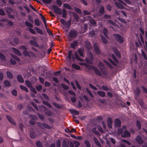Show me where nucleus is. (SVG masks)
I'll return each instance as SVG.
<instances>
[{"mask_svg": "<svg viewBox=\"0 0 147 147\" xmlns=\"http://www.w3.org/2000/svg\"><path fill=\"white\" fill-rule=\"evenodd\" d=\"M113 50L115 55L118 58H121V55L118 49L116 48H115L113 49Z\"/></svg>", "mask_w": 147, "mask_h": 147, "instance_id": "12", "label": "nucleus"}, {"mask_svg": "<svg viewBox=\"0 0 147 147\" xmlns=\"http://www.w3.org/2000/svg\"><path fill=\"white\" fill-rule=\"evenodd\" d=\"M52 8L53 11L56 14L59 15H61L62 14L63 12L62 17L65 18H67V11L65 9H63L62 11L61 8H59L57 6L55 5H53L52 6Z\"/></svg>", "mask_w": 147, "mask_h": 147, "instance_id": "1", "label": "nucleus"}, {"mask_svg": "<svg viewBox=\"0 0 147 147\" xmlns=\"http://www.w3.org/2000/svg\"><path fill=\"white\" fill-rule=\"evenodd\" d=\"M84 30L83 28L81 27V29H79L80 32V33H84L86 32L88 29V25L87 24H84Z\"/></svg>", "mask_w": 147, "mask_h": 147, "instance_id": "7", "label": "nucleus"}, {"mask_svg": "<svg viewBox=\"0 0 147 147\" xmlns=\"http://www.w3.org/2000/svg\"><path fill=\"white\" fill-rule=\"evenodd\" d=\"M0 59L3 60L5 61L6 60V58L5 56L2 53L0 52Z\"/></svg>", "mask_w": 147, "mask_h": 147, "instance_id": "51", "label": "nucleus"}, {"mask_svg": "<svg viewBox=\"0 0 147 147\" xmlns=\"http://www.w3.org/2000/svg\"><path fill=\"white\" fill-rule=\"evenodd\" d=\"M115 4L117 7L119 9H123V5L119 2H116Z\"/></svg>", "mask_w": 147, "mask_h": 147, "instance_id": "27", "label": "nucleus"}, {"mask_svg": "<svg viewBox=\"0 0 147 147\" xmlns=\"http://www.w3.org/2000/svg\"><path fill=\"white\" fill-rule=\"evenodd\" d=\"M11 56L15 60H16L18 62H20V59L16 55L12 54L11 55Z\"/></svg>", "mask_w": 147, "mask_h": 147, "instance_id": "40", "label": "nucleus"}, {"mask_svg": "<svg viewBox=\"0 0 147 147\" xmlns=\"http://www.w3.org/2000/svg\"><path fill=\"white\" fill-rule=\"evenodd\" d=\"M118 19L119 21L121 22L122 23L125 24H126V22L125 21L124 19L120 18H118Z\"/></svg>", "mask_w": 147, "mask_h": 147, "instance_id": "55", "label": "nucleus"}, {"mask_svg": "<svg viewBox=\"0 0 147 147\" xmlns=\"http://www.w3.org/2000/svg\"><path fill=\"white\" fill-rule=\"evenodd\" d=\"M34 118L33 119H32L31 121H30V123L32 125H34L35 123V121L34 120V119H36V116L35 115L33 116Z\"/></svg>", "mask_w": 147, "mask_h": 147, "instance_id": "44", "label": "nucleus"}, {"mask_svg": "<svg viewBox=\"0 0 147 147\" xmlns=\"http://www.w3.org/2000/svg\"><path fill=\"white\" fill-rule=\"evenodd\" d=\"M89 34L91 35L92 36L95 35V33L94 31L93 30H91L89 32Z\"/></svg>", "mask_w": 147, "mask_h": 147, "instance_id": "59", "label": "nucleus"}, {"mask_svg": "<svg viewBox=\"0 0 147 147\" xmlns=\"http://www.w3.org/2000/svg\"><path fill=\"white\" fill-rule=\"evenodd\" d=\"M78 45V42L76 40H74L73 42L71 44V48L73 49H75L77 47Z\"/></svg>", "mask_w": 147, "mask_h": 147, "instance_id": "16", "label": "nucleus"}, {"mask_svg": "<svg viewBox=\"0 0 147 147\" xmlns=\"http://www.w3.org/2000/svg\"><path fill=\"white\" fill-rule=\"evenodd\" d=\"M64 8L66 9L71 10V7L67 3H64L63 5Z\"/></svg>", "mask_w": 147, "mask_h": 147, "instance_id": "28", "label": "nucleus"}, {"mask_svg": "<svg viewBox=\"0 0 147 147\" xmlns=\"http://www.w3.org/2000/svg\"><path fill=\"white\" fill-rule=\"evenodd\" d=\"M103 31L105 37L107 38H108V34L109 32L107 29L105 28H104L103 30Z\"/></svg>", "mask_w": 147, "mask_h": 147, "instance_id": "22", "label": "nucleus"}, {"mask_svg": "<svg viewBox=\"0 0 147 147\" xmlns=\"http://www.w3.org/2000/svg\"><path fill=\"white\" fill-rule=\"evenodd\" d=\"M126 129V127L125 126H123L122 128L118 129L117 132L119 134H122L123 130Z\"/></svg>", "mask_w": 147, "mask_h": 147, "instance_id": "21", "label": "nucleus"}, {"mask_svg": "<svg viewBox=\"0 0 147 147\" xmlns=\"http://www.w3.org/2000/svg\"><path fill=\"white\" fill-rule=\"evenodd\" d=\"M6 74L7 77L9 79H11L13 78V75L9 71H7Z\"/></svg>", "mask_w": 147, "mask_h": 147, "instance_id": "29", "label": "nucleus"}, {"mask_svg": "<svg viewBox=\"0 0 147 147\" xmlns=\"http://www.w3.org/2000/svg\"><path fill=\"white\" fill-rule=\"evenodd\" d=\"M61 87L65 90H67L69 89V87L64 84H61Z\"/></svg>", "mask_w": 147, "mask_h": 147, "instance_id": "46", "label": "nucleus"}, {"mask_svg": "<svg viewBox=\"0 0 147 147\" xmlns=\"http://www.w3.org/2000/svg\"><path fill=\"white\" fill-rule=\"evenodd\" d=\"M34 29L35 30L37 33H38L42 35L43 34V32L42 30L40 29L39 28L37 27H35Z\"/></svg>", "mask_w": 147, "mask_h": 147, "instance_id": "23", "label": "nucleus"}, {"mask_svg": "<svg viewBox=\"0 0 147 147\" xmlns=\"http://www.w3.org/2000/svg\"><path fill=\"white\" fill-rule=\"evenodd\" d=\"M90 23L92 25H94L96 24V22L93 19H92L89 20Z\"/></svg>", "mask_w": 147, "mask_h": 147, "instance_id": "57", "label": "nucleus"}, {"mask_svg": "<svg viewBox=\"0 0 147 147\" xmlns=\"http://www.w3.org/2000/svg\"><path fill=\"white\" fill-rule=\"evenodd\" d=\"M43 103L46 105L47 106H48L49 108L51 107V106L50 105V104L48 103L46 101H43Z\"/></svg>", "mask_w": 147, "mask_h": 147, "instance_id": "60", "label": "nucleus"}, {"mask_svg": "<svg viewBox=\"0 0 147 147\" xmlns=\"http://www.w3.org/2000/svg\"><path fill=\"white\" fill-rule=\"evenodd\" d=\"M68 144L67 143V141L65 139L63 140V147H67L68 146Z\"/></svg>", "mask_w": 147, "mask_h": 147, "instance_id": "42", "label": "nucleus"}, {"mask_svg": "<svg viewBox=\"0 0 147 147\" xmlns=\"http://www.w3.org/2000/svg\"><path fill=\"white\" fill-rule=\"evenodd\" d=\"M70 111L72 113H74L76 115H78L79 114V112L78 111H76L74 109L71 110Z\"/></svg>", "mask_w": 147, "mask_h": 147, "instance_id": "49", "label": "nucleus"}, {"mask_svg": "<svg viewBox=\"0 0 147 147\" xmlns=\"http://www.w3.org/2000/svg\"><path fill=\"white\" fill-rule=\"evenodd\" d=\"M121 122L120 120L118 119H115V121L114 126L117 127H119L121 125Z\"/></svg>", "mask_w": 147, "mask_h": 147, "instance_id": "11", "label": "nucleus"}, {"mask_svg": "<svg viewBox=\"0 0 147 147\" xmlns=\"http://www.w3.org/2000/svg\"><path fill=\"white\" fill-rule=\"evenodd\" d=\"M84 43L87 49L90 50L92 49V45L89 41L87 40H85Z\"/></svg>", "mask_w": 147, "mask_h": 147, "instance_id": "13", "label": "nucleus"}, {"mask_svg": "<svg viewBox=\"0 0 147 147\" xmlns=\"http://www.w3.org/2000/svg\"><path fill=\"white\" fill-rule=\"evenodd\" d=\"M41 108L43 109V111L47 115L49 116H51L52 114L51 111L49 110L44 106L42 105L41 107Z\"/></svg>", "mask_w": 147, "mask_h": 147, "instance_id": "8", "label": "nucleus"}, {"mask_svg": "<svg viewBox=\"0 0 147 147\" xmlns=\"http://www.w3.org/2000/svg\"><path fill=\"white\" fill-rule=\"evenodd\" d=\"M25 24L26 26L28 27L32 28L33 27L32 24L27 21L25 22Z\"/></svg>", "mask_w": 147, "mask_h": 147, "instance_id": "35", "label": "nucleus"}, {"mask_svg": "<svg viewBox=\"0 0 147 147\" xmlns=\"http://www.w3.org/2000/svg\"><path fill=\"white\" fill-rule=\"evenodd\" d=\"M111 55L113 59L114 60L115 62L117 63H118L119 61L114 55L113 54H112Z\"/></svg>", "mask_w": 147, "mask_h": 147, "instance_id": "50", "label": "nucleus"}, {"mask_svg": "<svg viewBox=\"0 0 147 147\" xmlns=\"http://www.w3.org/2000/svg\"><path fill=\"white\" fill-rule=\"evenodd\" d=\"M101 37V40L102 42L105 44H107V39L102 35H100Z\"/></svg>", "mask_w": 147, "mask_h": 147, "instance_id": "32", "label": "nucleus"}, {"mask_svg": "<svg viewBox=\"0 0 147 147\" xmlns=\"http://www.w3.org/2000/svg\"><path fill=\"white\" fill-rule=\"evenodd\" d=\"M30 137L32 138H35L37 137V135L33 132H32L30 134Z\"/></svg>", "mask_w": 147, "mask_h": 147, "instance_id": "41", "label": "nucleus"}, {"mask_svg": "<svg viewBox=\"0 0 147 147\" xmlns=\"http://www.w3.org/2000/svg\"><path fill=\"white\" fill-rule=\"evenodd\" d=\"M72 60L74 62V61L75 59H77L78 60L80 61H83V60L80 57L77 53L76 52L75 53L74 56H72Z\"/></svg>", "mask_w": 147, "mask_h": 147, "instance_id": "9", "label": "nucleus"}, {"mask_svg": "<svg viewBox=\"0 0 147 147\" xmlns=\"http://www.w3.org/2000/svg\"><path fill=\"white\" fill-rule=\"evenodd\" d=\"M20 88L21 90L25 91L26 92H28V89L26 86L20 85Z\"/></svg>", "mask_w": 147, "mask_h": 147, "instance_id": "36", "label": "nucleus"}, {"mask_svg": "<svg viewBox=\"0 0 147 147\" xmlns=\"http://www.w3.org/2000/svg\"><path fill=\"white\" fill-rule=\"evenodd\" d=\"M85 66L86 67L88 68L89 69H92L94 70L95 74L99 76H101L102 74L101 72L99 71L98 69L94 66L88 64H86L85 65Z\"/></svg>", "mask_w": 147, "mask_h": 147, "instance_id": "2", "label": "nucleus"}, {"mask_svg": "<svg viewBox=\"0 0 147 147\" xmlns=\"http://www.w3.org/2000/svg\"><path fill=\"white\" fill-rule=\"evenodd\" d=\"M35 24L37 26H39L40 25V21L38 19H36L34 20Z\"/></svg>", "mask_w": 147, "mask_h": 147, "instance_id": "38", "label": "nucleus"}, {"mask_svg": "<svg viewBox=\"0 0 147 147\" xmlns=\"http://www.w3.org/2000/svg\"><path fill=\"white\" fill-rule=\"evenodd\" d=\"M28 20L30 21V22H31L32 23H34V20H33V19L32 16L30 15H29L28 16Z\"/></svg>", "mask_w": 147, "mask_h": 147, "instance_id": "54", "label": "nucleus"}, {"mask_svg": "<svg viewBox=\"0 0 147 147\" xmlns=\"http://www.w3.org/2000/svg\"><path fill=\"white\" fill-rule=\"evenodd\" d=\"M73 15L76 22H78V20L79 19V16L76 13H73Z\"/></svg>", "mask_w": 147, "mask_h": 147, "instance_id": "47", "label": "nucleus"}, {"mask_svg": "<svg viewBox=\"0 0 147 147\" xmlns=\"http://www.w3.org/2000/svg\"><path fill=\"white\" fill-rule=\"evenodd\" d=\"M115 39L120 44L123 43L124 40L123 37L118 34H113Z\"/></svg>", "mask_w": 147, "mask_h": 147, "instance_id": "5", "label": "nucleus"}, {"mask_svg": "<svg viewBox=\"0 0 147 147\" xmlns=\"http://www.w3.org/2000/svg\"><path fill=\"white\" fill-rule=\"evenodd\" d=\"M78 53L79 54V55L81 57L84 56V49H83L80 48L78 50Z\"/></svg>", "mask_w": 147, "mask_h": 147, "instance_id": "17", "label": "nucleus"}, {"mask_svg": "<svg viewBox=\"0 0 147 147\" xmlns=\"http://www.w3.org/2000/svg\"><path fill=\"white\" fill-rule=\"evenodd\" d=\"M60 21L61 24L67 26V28H69L71 26V18H69V20L66 22L64 19L61 18L60 19Z\"/></svg>", "mask_w": 147, "mask_h": 147, "instance_id": "3", "label": "nucleus"}, {"mask_svg": "<svg viewBox=\"0 0 147 147\" xmlns=\"http://www.w3.org/2000/svg\"><path fill=\"white\" fill-rule=\"evenodd\" d=\"M78 35L77 31L74 30H71L70 31L69 34L67 36L68 38H76Z\"/></svg>", "mask_w": 147, "mask_h": 147, "instance_id": "4", "label": "nucleus"}, {"mask_svg": "<svg viewBox=\"0 0 147 147\" xmlns=\"http://www.w3.org/2000/svg\"><path fill=\"white\" fill-rule=\"evenodd\" d=\"M10 62L13 65H15L16 63L15 60L13 58H11L10 59Z\"/></svg>", "mask_w": 147, "mask_h": 147, "instance_id": "52", "label": "nucleus"}, {"mask_svg": "<svg viewBox=\"0 0 147 147\" xmlns=\"http://www.w3.org/2000/svg\"><path fill=\"white\" fill-rule=\"evenodd\" d=\"M42 1L44 3L47 4H50L52 1V0H42Z\"/></svg>", "mask_w": 147, "mask_h": 147, "instance_id": "56", "label": "nucleus"}, {"mask_svg": "<svg viewBox=\"0 0 147 147\" xmlns=\"http://www.w3.org/2000/svg\"><path fill=\"white\" fill-rule=\"evenodd\" d=\"M12 49L13 53L16 55L18 56H21L22 55L21 52L18 49L14 47Z\"/></svg>", "mask_w": 147, "mask_h": 147, "instance_id": "15", "label": "nucleus"}, {"mask_svg": "<svg viewBox=\"0 0 147 147\" xmlns=\"http://www.w3.org/2000/svg\"><path fill=\"white\" fill-rule=\"evenodd\" d=\"M30 44L36 47H39V45L36 41L34 40H31L30 41Z\"/></svg>", "mask_w": 147, "mask_h": 147, "instance_id": "19", "label": "nucleus"}, {"mask_svg": "<svg viewBox=\"0 0 147 147\" xmlns=\"http://www.w3.org/2000/svg\"><path fill=\"white\" fill-rule=\"evenodd\" d=\"M37 124L38 126L41 128H42L43 127H44L47 129H50L51 128L50 126L49 125L45 123L42 124L40 123H37Z\"/></svg>", "mask_w": 147, "mask_h": 147, "instance_id": "10", "label": "nucleus"}, {"mask_svg": "<svg viewBox=\"0 0 147 147\" xmlns=\"http://www.w3.org/2000/svg\"><path fill=\"white\" fill-rule=\"evenodd\" d=\"M136 141L140 144H142L143 143V141L141 137L138 136L136 138Z\"/></svg>", "mask_w": 147, "mask_h": 147, "instance_id": "26", "label": "nucleus"}, {"mask_svg": "<svg viewBox=\"0 0 147 147\" xmlns=\"http://www.w3.org/2000/svg\"><path fill=\"white\" fill-rule=\"evenodd\" d=\"M14 42L16 44H19L20 43V40L18 38H16L13 39Z\"/></svg>", "mask_w": 147, "mask_h": 147, "instance_id": "58", "label": "nucleus"}, {"mask_svg": "<svg viewBox=\"0 0 147 147\" xmlns=\"http://www.w3.org/2000/svg\"><path fill=\"white\" fill-rule=\"evenodd\" d=\"M19 49L23 51H25L27 50L26 47L24 45H21L19 48Z\"/></svg>", "mask_w": 147, "mask_h": 147, "instance_id": "53", "label": "nucleus"}, {"mask_svg": "<svg viewBox=\"0 0 147 147\" xmlns=\"http://www.w3.org/2000/svg\"><path fill=\"white\" fill-rule=\"evenodd\" d=\"M104 63L106 65L111 69H113V66L109 63L108 61L105 60H104L103 61Z\"/></svg>", "mask_w": 147, "mask_h": 147, "instance_id": "25", "label": "nucleus"}, {"mask_svg": "<svg viewBox=\"0 0 147 147\" xmlns=\"http://www.w3.org/2000/svg\"><path fill=\"white\" fill-rule=\"evenodd\" d=\"M22 53L25 57L28 56L29 58L31 57L30 55L29 54V53L27 51V50L25 51H23Z\"/></svg>", "mask_w": 147, "mask_h": 147, "instance_id": "33", "label": "nucleus"}, {"mask_svg": "<svg viewBox=\"0 0 147 147\" xmlns=\"http://www.w3.org/2000/svg\"><path fill=\"white\" fill-rule=\"evenodd\" d=\"M88 57L90 60H92L93 59V54L91 52H90L88 54Z\"/></svg>", "mask_w": 147, "mask_h": 147, "instance_id": "48", "label": "nucleus"}, {"mask_svg": "<svg viewBox=\"0 0 147 147\" xmlns=\"http://www.w3.org/2000/svg\"><path fill=\"white\" fill-rule=\"evenodd\" d=\"M25 84L26 85L28 88L32 86L31 83L28 80H26L25 81Z\"/></svg>", "mask_w": 147, "mask_h": 147, "instance_id": "31", "label": "nucleus"}, {"mask_svg": "<svg viewBox=\"0 0 147 147\" xmlns=\"http://www.w3.org/2000/svg\"><path fill=\"white\" fill-rule=\"evenodd\" d=\"M72 67L76 70H80V67L79 65L75 63H73L71 65Z\"/></svg>", "mask_w": 147, "mask_h": 147, "instance_id": "24", "label": "nucleus"}, {"mask_svg": "<svg viewBox=\"0 0 147 147\" xmlns=\"http://www.w3.org/2000/svg\"><path fill=\"white\" fill-rule=\"evenodd\" d=\"M72 54V51H69L68 52V55L67 56V58H68V60L69 61H71Z\"/></svg>", "mask_w": 147, "mask_h": 147, "instance_id": "34", "label": "nucleus"}, {"mask_svg": "<svg viewBox=\"0 0 147 147\" xmlns=\"http://www.w3.org/2000/svg\"><path fill=\"white\" fill-rule=\"evenodd\" d=\"M93 48L96 54L98 55L101 54V52L98 45L95 43L93 45Z\"/></svg>", "mask_w": 147, "mask_h": 147, "instance_id": "6", "label": "nucleus"}, {"mask_svg": "<svg viewBox=\"0 0 147 147\" xmlns=\"http://www.w3.org/2000/svg\"><path fill=\"white\" fill-rule=\"evenodd\" d=\"M7 118V119L13 125H15V122L12 119V118L10 117L7 115L6 116Z\"/></svg>", "mask_w": 147, "mask_h": 147, "instance_id": "30", "label": "nucleus"}, {"mask_svg": "<svg viewBox=\"0 0 147 147\" xmlns=\"http://www.w3.org/2000/svg\"><path fill=\"white\" fill-rule=\"evenodd\" d=\"M56 3L59 6H61L62 5V3L61 0H56Z\"/></svg>", "mask_w": 147, "mask_h": 147, "instance_id": "64", "label": "nucleus"}, {"mask_svg": "<svg viewBox=\"0 0 147 147\" xmlns=\"http://www.w3.org/2000/svg\"><path fill=\"white\" fill-rule=\"evenodd\" d=\"M112 121L111 119L109 118L108 119V121H107V125L109 127V128H112Z\"/></svg>", "mask_w": 147, "mask_h": 147, "instance_id": "18", "label": "nucleus"}, {"mask_svg": "<svg viewBox=\"0 0 147 147\" xmlns=\"http://www.w3.org/2000/svg\"><path fill=\"white\" fill-rule=\"evenodd\" d=\"M106 8L110 11L111 10L112 7L110 5L108 4L106 5Z\"/></svg>", "mask_w": 147, "mask_h": 147, "instance_id": "62", "label": "nucleus"}, {"mask_svg": "<svg viewBox=\"0 0 147 147\" xmlns=\"http://www.w3.org/2000/svg\"><path fill=\"white\" fill-rule=\"evenodd\" d=\"M75 10L77 13L79 14H81L82 13L81 10L78 8H76L75 9Z\"/></svg>", "mask_w": 147, "mask_h": 147, "instance_id": "63", "label": "nucleus"}, {"mask_svg": "<svg viewBox=\"0 0 147 147\" xmlns=\"http://www.w3.org/2000/svg\"><path fill=\"white\" fill-rule=\"evenodd\" d=\"M104 12V8L102 6H101L99 9V13L101 14H103Z\"/></svg>", "mask_w": 147, "mask_h": 147, "instance_id": "39", "label": "nucleus"}, {"mask_svg": "<svg viewBox=\"0 0 147 147\" xmlns=\"http://www.w3.org/2000/svg\"><path fill=\"white\" fill-rule=\"evenodd\" d=\"M75 82L77 88L79 89L80 90L81 89V87L79 84L77 80H75Z\"/></svg>", "mask_w": 147, "mask_h": 147, "instance_id": "61", "label": "nucleus"}, {"mask_svg": "<svg viewBox=\"0 0 147 147\" xmlns=\"http://www.w3.org/2000/svg\"><path fill=\"white\" fill-rule=\"evenodd\" d=\"M4 85L6 86H8L10 85V84L9 81L7 80H5L3 82Z\"/></svg>", "mask_w": 147, "mask_h": 147, "instance_id": "37", "label": "nucleus"}, {"mask_svg": "<svg viewBox=\"0 0 147 147\" xmlns=\"http://www.w3.org/2000/svg\"><path fill=\"white\" fill-rule=\"evenodd\" d=\"M94 140L95 142L98 146H101V144L100 143L99 141L96 138H94Z\"/></svg>", "mask_w": 147, "mask_h": 147, "instance_id": "45", "label": "nucleus"}, {"mask_svg": "<svg viewBox=\"0 0 147 147\" xmlns=\"http://www.w3.org/2000/svg\"><path fill=\"white\" fill-rule=\"evenodd\" d=\"M17 79L18 81L20 82L23 83L24 82V80L23 78L21 75H18L17 76Z\"/></svg>", "mask_w": 147, "mask_h": 147, "instance_id": "20", "label": "nucleus"}, {"mask_svg": "<svg viewBox=\"0 0 147 147\" xmlns=\"http://www.w3.org/2000/svg\"><path fill=\"white\" fill-rule=\"evenodd\" d=\"M35 88L38 91H39L42 89V87L41 85H38L36 86Z\"/></svg>", "mask_w": 147, "mask_h": 147, "instance_id": "43", "label": "nucleus"}, {"mask_svg": "<svg viewBox=\"0 0 147 147\" xmlns=\"http://www.w3.org/2000/svg\"><path fill=\"white\" fill-rule=\"evenodd\" d=\"M121 137L125 138H129L130 137V134L129 131L125 129L123 134L121 135Z\"/></svg>", "mask_w": 147, "mask_h": 147, "instance_id": "14", "label": "nucleus"}]
</instances>
